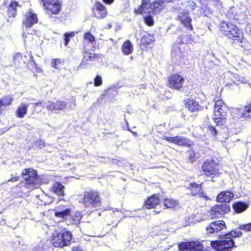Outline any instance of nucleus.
<instances>
[{
	"label": "nucleus",
	"mask_w": 251,
	"mask_h": 251,
	"mask_svg": "<svg viewBox=\"0 0 251 251\" xmlns=\"http://www.w3.org/2000/svg\"><path fill=\"white\" fill-rule=\"evenodd\" d=\"M222 89L216 91L213 95L214 102L212 119L216 126H223L226 122L228 107L222 100Z\"/></svg>",
	"instance_id": "f257e3e1"
},
{
	"label": "nucleus",
	"mask_w": 251,
	"mask_h": 251,
	"mask_svg": "<svg viewBox=\"0 0 251 251\" xmlns=\"http://www.w3.org/2000/svg\"><path fill=\"white\" fill-rule=\"evenodd\" d=\"M72 237V233L64 228L55 230L51 235L50 242L55 248H62L70 245Z\"/></svg>",
	"instance_id": "f03ea898"
},
{
	"label": "nucleus",
	"mask_w": 251,
	"mask_h": 251,
	"mask_svg": "<svg viewBox=\"0 0 251 251\" xmlns=\"http://www.w3.org/2000/svg\"><path fill=\"white\" fill-rule=\"evenodd\" d=\"M220 31L222 34L229 39L241 42L244 38L242 30L236 25L222 21L220 25Z\"/></svg>",
	"instance_id": "7ed1b4c3"
},
{
	"label": "nucleus",
	"mask_w": 251,
	"mask_h": 251,
	"mask_svg": "<svg viewBox=\"0 0 251 251\" xmlns=\"http://www.w3.org/2000/svg\"><path fill=\"white\" fill-rule=\"evenodd\" d=\"M81 203L87 208H97L101 206L102 199L98 191L90 190L84 193Z\"/></svg>",
	"instance_id": "20e7f679"
},
{
	"label": "nucleus",
	"mask_w": 251,
	"mask_h": 251,
	"mask_svg": "<svg viewBox=\"0 0 251 251\" xmlns=\"http://www.w3.org/2000/svg\"><path fill=\"white\" fill-rule=\"evenodd\" d=\"M201 168L205 176L212 179L220 176L222 174L219 163L213 159H206L204 161Z\"/></svg>",
	"instance_id": "39448f33"
},
{
	"label": "nucleus",
	"mask_w": 251,
	"mask_h": 251,
	"mask_svg": "<svg viewBox=\"0 0 251 251\" xmlns=\"http://www.w3.org/2000/svg\"><path fill=\"white\" fill-rule=\"evenodd\" d=\"M184 77L178 73H172L167 78V86L171 90L181 91L184 88Z\"/></svg>",
	"instance_id": "423d86ee"
},
{
	"label": "nucleus",
	"mask_w": 251,
	"mask_h": 251,
	"mask_svg": "<svg viewBox=\"0 0 251 251\" xmlns=\"http://www.w3.org/2000/svg\"><path fill=\"white\" fill-rule=\"evenodd\" d=\"M24 178L25 186L26 188H34L38 184L39 176L37 171L32 168H26L24 169L21 173Z\"/></svg>",
	"instance_id": "0eeeda50"
},
{
	"label": "nucleus",
	"mask_w": 251,
	"mask_h": 251,
	"mask_svg": "<svg viewBox=\"0 0 251 251\" xmlns=\"http://www.w3.org/2000/svg\"><path fill=\"white\" fill-rule=\"evenodd\" d=\"M162 139L168 142L173 143L178 146L191 148L194 146V142L190 139L183 136L174 137L164 136Z\"/></svg>",
	"instance_id": "6e6552de"
},
{
	"label": "nucleus",
	"mask_w": 251,
	"mask_h": 251,
	"mask_svg": "<svg viewBox=\"0 0 251 251\" xmlns=\"http://www.w3.org/2000/svg\"><path fill=\"white\" fill-rule=\"evenodd\" d=\"M39 23L38 15L32 10L29 9L24 15L22 25L25 28L32 27L34 25Z\"/></svg>",
	"instance_id": "1a4fd4ad"
},
{
	"label": "nucleus",
	"mask_w": 251,
	"mask_h": 251,
	"mask_svg": "<svg viewBox=\"0 0 251 251\" xmlns=\"http://www.w3.org/2000/svg\"><path fill=\"white\" fill-rule=\"evenodd\" d=\"M230 210L229 205L226 203L216 204L211 207L209 214L212 219L220 218L225 214L228 213Z\"/></svg>",
	"instance_id": "9d476101"
},
{
	"label": "nucleus",
	"mask_w": 251,
	"mask_h": 251,
	"mask_svg": "<svg viewBox=\"0 0 251 251\" xmlns=\"http://www.w3.org/2000/svg\"><path fill=\"white\" fill-rule=\"evenodd\" d=\"M226 228V224L224 220H219L211 222L206 227V232L207 235H211L218 233Z\"/></svg>",
	"instance_id": "9b49d317"
},
{
	"label": "nucleus",
	"mask_w": 251,
	"mask_h": 251,
	"mask_svg": "<svg viewBox=\"0 0 251 251\" xmlns=\"http://www.w3.org/2000/svg\"><path fill=\"white\" fill-rule=\"evenodd\" d=\"M202 182L200 184L195 182H191L189 186L186 188L189 192V195L191 197L206 198L202 189Z\"/></svg>",
	"instance_id": "f8f14e48"
},
{
	"label": "nucleus",
	"mask_w": 251,
	"mask_h": 251,
	"mask_svg": "<svg viewBox=\"0 0 251 251\" xmlns=\"http://www.w3.org/2000/svg\"><path fill=\"white\" fill-rule=\"evenodd\" d=\"M92 15L98 19L105 18L107 15L106 7L99 1H95L92 8Z\"/></svg>",
	"instance_id": "ddd939ff"
},
{
	"label": "nucleus",
	"mask_w": 251,
	"mask_h": 251,
	"mask_svg": "<svg viewBox=\"0 0 251 251\" xmlns=\"http://www.w3.org/2000/svg\"><path fill=\"white\" fill-rule=\"evenodd\" d=\"M44 8L52 14H57L61 9V5L58 0H41Z\"/></svg>",
	"instance_id": "4468645a"
},
{
	"label": "nucleus",
	"mask_w": 251,
	"mask_h": 251,
	"mask_svg": "<svg viewBox=\"0 0 251 251\" xmlns=\"http://www.w3.org/2000/svg\"><path fill=\"white\" fill-rule=\"evenodd\" d=\"M155 39L153 34L146 32L140 39L139 47L141 50H148L151 48V45L155 42Z\"/></svg>",
	"instance_id": "2eb2a0df"
},
{
	"label": "nucleus",
	"mask_w": 251,
	"mask_h": 251,
	"mask_svg": "<svg viewBox=\"0 0 251 251\" xmlns=\"http://www.w3.org/2000/svg\"><path fill=\"white\" fill-rule=\"evenodd\" d=\"M161 202L159 194H154L148 197L144 202L143 207L147 209H154Z\"/></svg>",
	"instance_id": "dca6fc26"
},
{
	"label": "nucleus",
	"mask_w": 251,
	"mask_h": 251,
	"mask_svg": "<svg viewBox=\"0 0 251 251\" xmlns=\"http://www.w3.org/2000/svg\"><path fill=\"white\" fill-rule=\"evenodd\" d=\"M185 107L191 113H197L201 110L202 107L199 102L194 99H187L184 100Z\"/></svg>",
	"instance_id": "f3484780"
},
{
	"label": "nucleus",
	"mask_w": 251,
	"mask_h": 251,
	"mask_svg": "<svg viewBox=\"0 0 251 251\" xmlns=\"http://www.w3.org/2000/svg\"><path fill=\"white\" fill-rule=\"evenodd\" d=\"M20 6L19 2L15 0H11L9 4L7 7V15L8 19L7 22L8 23H12L11 18H15L17 15V7Z\"/></svg>",
	"instance_id": "a211bd4d"
},
{
	"label": "nucleus",
	"mask_w": 251,
	"mask_h": 251,
	"mask_svg": "<svg viewBox=\"0 0 251 251\" xmlns=\"http://www.w3.org/2000/svg\"><path fill=\"white\" fill-rule=\"evenodd\" d=\"M67 103L63 100L50 101L46 107L47 110L51 111H62L67 107Z\"/></svg>",
	"instance_id": "6ab92c4d"
},
{
	"label": "nucleus",
	"mask_w": 251,
	"mask_h": 251,
	"mask_svg": "<svg viewBox=\"0 0 251 251\" xmlns=\"http://www.w3.org/2000/svg\"><path fill=\"white\" fill-rule=\"evenodd\" d=\"M176 20L180 22L189 30H193V27L191 24L192 19L187 12L180 13L177 17Z\"/></svg>",
	"instance_id": "aec40b11"
},
{
	"label": "nucleus",
	"mask_w": 251,
	"mask_h": 251,
	"mask_svg": "<svg viewBox=\"0 0 251 251\" xmlns=\"http://www.w3.org/2000/svg\"><path fill=\"white\" fill-rule=\"evenodd\" d=\"M13 101V97L11 95H6L0 98V115L10 107Z\"/></svg>",
	"instance_id": "412c9836"
},
{
	"label": "nucleus",
	"mask_w": 251,
	"mask_h": 251,
	"mask_svg": "<svg viewBox=\"0 0 251 251\" xmlns=\"http://www.w3.org/2000/svg\"><path fill=\"white\" fill-rule=\"evenodd\" d=\"M236 113L238 115L237 118H243L244 119H251V103H248L242 108H237L236 110Z\"/></svg>",
	"instance_id": "4be33fe9"
},
{
	"label": "nucleus",
	"mask_w": 251,
	"mask_h": 251,
	"mask_svg": "<svg viewBox=\"0 0 251 251\" xmlns=\"http://www.w3.org/2000/svg\"><path fill=\"white\" fill-rule=\"evenodd\" d=\"M234 197L232 192L230 191H223L219 194L216 197V201L218 202L229 203Z\"/></svg>",
	"instance_id": "5701e85b"
},
{
	"label": "nucleus",
	"mask_w": 251,
	"mask_h": 251,
	"mask_svg": "<svg viewBox=\"0 0 251 251\" xmlns=\"http://www.w3.org/2000/svg\"><path fill=\"white\" fill-rule=\"evenodd\" d=\"M65 186L60 182L55 181L50 188V191L59 197L65 195Z\"/></svg>",
	"instance_id": "b1692460"
},
{
	"label": "nucleus",
	"mask_w": 251,
	"mask_h": 251,
	"mask_svg": "<svg viewBox=\"0 0 251 251\" xmlns=\"http://www.w3.org/2000/svg\"><path fill=\"white\" fill-rule=\"evenodd\" d=\"M178 201L172 198H165L163 199L164 209H173L178 205Z\"/></svg>",
	"instance_id": "393cba45"
},
{
	"label": "nucleus",
	"mask_w": 251,
	"mask_h": 251,
	"mask_svg": "<svg viewBox=\"0 0 251 251\" xmlns=\"http://www.w3.org/2000/svg\"><path fill=\"white\" fill-rule=\"evenodd\" d=\"M249 207V205L243 201H235L232 204V208L234 212L237 213H240L245 211Z\"/></svg>",
	"instance_id": "a878e982"
},
{
	"label": "nucleus",
	"mask_w": 251,
	"mask_h": 251,
	"mask_svg": "<svg viewBox=\"0 0 251 251\" xmlns=\"http://www.w3.org/2000/svg\"><path fill=\"white\" fill-rule=\"evenodd\" d=\"M121 50L123 53L127 55L132 53L133 46L132 43L129 40H126L122 45Z\"/></svg>",
	"instance_id": "bb28decb"
},
{
	"label": "nucleus",
	"mask_w": 251,
	"mask_h": 251,
	"mask_svg": "<svg viewBox=\"0 0 251 251\" xmlns=\"http://www.w3.org/2000/svg\"><path fill=\"white\" fill-rule=\"evenodd\" d=\"M28 107V104L25 103L19 106L15 111L16 116L20 119L23 118L27 113Z\"/></svg>",
	"instance_id": "cd10ccee"
},
{
	"label": "nucleus",
	"mask_w": 251,
	"mask_h": 251,
	"mask_svg": "<svg viewBox=\"0 0 251 251\" xmlns=\"http://www.w3.org/2000/svg\"><path fill=\"white\" fill-rule=\"evenodd\" d=\"M100 55L99 54L88 53L83 56L80 65H85L88 62L94 61L96 59H98Z\"/></svg>",
	"instance_id": "c85d7f7f"
},
{
	"label": "nucleus",
	"mask_w": 251,
	"mask_h": 251,
	"mask_svg": "<svg viewBox=\"0 0 251 251\" xmlns=\"http://www.w3.org/2000/svg\"><path fill=\"white\" fill-rule=\"evenodd\" d=\"M70 216V221L71 224L72 225H75L79 224L80 221H81L82 215L81 214L77 211H75L73 213H72V211L71 212Z\"/></svg>",
	"instance_id": "c756f323"
},
{
	"label": "nucleus",
	"mask_w": 251,
	"mask_h": 251,
	"mask_svg": "<svg viewBox=\"0 0 251 251\" xmlns=\"http://www.w3.org/2000/svg\"><path fill=\"white\" fill-rule=\"evenodd\" d=\"M71 208H66L62 211L55 212L54 216L59 218L65 219L68 216L71 215Z\"/></svg>",
	"instance_id": "7c9ffc66"
},
{
	"label": "nucleus",
	"mask_w": 251,
	"mask_h": 251,
	"mask_svg": "<svg viewBox=\"0 0 251 251\" xmlns=\"http://www.w3.org/2000/svg\"><path fill=\"white\" fill-rule=\"evenodd\" d=\"M187 153L188 155L187 159L191 163H193L199 158V156H198V153L196 152L193 149L188 150Z\"/></svg>",
	"instance_id": "2f4dec72"
},
{
	"label": "nucleus",
	"mask_w": 251,
	"mask_h": 251,
	"mask_svg": "<svg viewBox=\"0 0 251 251\" xmlns=\"http://www.w3.org/2000/svg\"><path fill=\"white\" fill-rule=\"evenodd\" d=\"M26 56L22 53H17L14 57L13 62L15 65H19L25 63Z\"/></svg>",
	"instance_id": "473e14b6"
},
{
	"label": "nucleus",
	"mask_w": 251,
	"mask_h": 251,
	"mask_svg": "<svg viewBox=\"0 0 251 251\" xmlns=\"http://www.w3.org/2000/svg\"><path fill=\"white\" fill-rule=\"evenodd\" d=\"M149 2L147 0H142L141 4L137 9L134 10V13L138 15L142 14L145 10V6L149 3Z\"/></svg>",
	"instance_id": "72a5a7b5"
},
{
	"label": "nucleus",
	"mask_w": 251,
	"mask_h": 251,
	"mask_svg": "<svg viewBox=\"0 0 251 251\" xmlns=\"http://www.w3.org/2000/svg\"><path fill=\"white\" fill-rule=\"evenodd\" d=\"M64 60L60 58L53 59L51 62V67L55 69L58 70L60 68V65H63Z\"/></svg>",
	"instance_id": "f704fd0d"
},
{
	"label": "nucleus",
	"mask_w": 251,
	"mask_h": 251,
	"mask_svg": "<svg viewBox=\"0 0 251 251\" xmlns=\"http://www.w3.org/2000/svg\"><path fill=\"white\" fill-rule=\"evenodd\" d=\"M83 39L91 43L95 41V37L90 32H86L84 34Z\"/></svg>",
	"instance_id": "c9c22d12"
},
{
	"label": "nucleus",
	"mask_w": 251,
	"mask_h": 251,
	"mask_svg": "<svg viewBox=\"0 0 251 251\" xmlns=\"http://www.w3.org/2000/svg\"><path fill=\"white\" fill-rule=\"evenodd\" d=\"M145 23L149 26L154 25V20L151 16H147L144 17Z\"/></svg>",
	"instance_id": "e433bc0d"
},
{
	"label": "nucleus",
	"mask_w": 251,
	"mask_h": 251,
	"mask_svg": "<svg viewBox=\"0 0 251 251\" xmlns=\"http://www.w3.org/2000/svg\"><path fill=\"white\" fill-rule=\"evenodd\" d=\"M75 35V33L74 32H71L70 33H65L64 35V40H65V45L67 46L70 40V38L73 37Z\"/></svg>",
	"instance_id": "4c0bfd02"
},
{
	"label": "nucleus",
	"mask_w": 251,
	"mask_h": 251,
	"mask_svg": "<svg viewBox=\"0 0 251 251\" xmlns=\"http://www.w3.org/2000/svg\"><path fill=\"white\" fill-rule=\"evenodd\" d=\"M102 84V80L101 77L97 75L94 79V85L96 87L100 86Z\"/></svg>",
	"instance_id": "58836bf2"
},
{
	"label": "nucleus",
	"mask_w": 251,
	"mask_h": 251,
	"mask_svg": "<svg viewBox=\"0 0 251 251\" xmlns=\"http://www.w3.org/2000/svg\"><path fill=\"white\" fill-rule=\"evenodd\" d=\"M207 129L208 132L213 137H215L217 136L218 131L214 126L210 125L208 126Z\"/></svg>",
	"instance_id": "ea45409f"
},
{
	"label": "nucleus",
	"mask_w": 251,
	"mask_h": 251,
	"mask_svg": "<svg viewBox=\"0 0 251 251\" xmlns=\"http://www.w3.org/2000/svg\"><path fill=\"white\" fill-rule=\"evenodd\" d=\"M204 7L205 9H204L203 6H201V9L203 10V12L204 15L205 16H206L207 14L212 13V11L211 10V9L207 7V6L206 5H204Z\"/></svg>",
	"instance_id": "a19ab883"
},
{
	"label": "nucleus",
	"mask_w": 251,
	"mask_h": 251,
	"mask_svg": "<svg viewBox=\"0 0 251 251\" xmlns=\"http://www.w3.org/2000/svg\"><path fill=\"white\" fill-rule=\"evenodd\" d=\"M158 0H155L153 2V9L156 11L157 10H161L163 9V8H161V6L159 4L155 3V2L158 1ZM164 7V6H163Z\"/></svg>",
	"instance_id": "79ce46f5"
},
{
	"label": "nucleus",
	"mask_w": 251,
	"mask_h": 251,
	"mask_svg": "<svg viewBox=\"0 0 251 251\" xmlns=\"http://www.w3.org/2000/svg\"><path fill=\"white\" fill-rule=\"evenodd\" d=\"M20 176H12L9 179V181L15 182L19 180Z\"/></svg>",
	"instance_id": "37998d69"
},
{
	"label": "nucleus",
	"mask_w": 251,
	"mask_h": 251,
	"mask_svg": "<svg viewBox=\"0 0 251 251\" xmlns=\"http://www.w3.org/2000/svg\"><path fill=\"white\" fill-rule=\"evenodd\" d=\"M199 1L201 2H202L203 1H205V2H212L213 3V4H215L217 3L219 1V0H199Z\"/></svg>",
	"instance_id": "c03bdc74"
},
{
	"label": "nucleus",
	"mask_w": 251,
	"mask_h": 251,
	"mask_svg": "<svg viewBox=\"0 0 251 251\" xmlns=\"http://www.w3.org/2000/svg\"><path fill=\"white\" fill-rule=\"evenodd\" d=\"M177 50H180V49L178 47L174 48L173 50L172 51V55L173 56H176V52Z\"/></svg>",
	"instance_id": "a18cd8bd"
},
{
	"label": "nucleus",
	"mask_w": 251,
	"mask_h": 251,
	"mask_svg": "<svg viewBox=\"0 0 251 251\" xmlns=\"http://www.w3.org/2000/svg\"><path fill=\"white\" fill-rule=\"evenodd\" d=\"M75 105H76L75 101L74 99H72V103L70 104V105L69 106V107L71 109H73L75 106Z\"/></svg>",
	"instance_id": "49530a36"
},
{
	"label": "nucleus",
	"mask_w": 251,
	"mask_h": 251,
	"mask_svg": "<svg viewBox=\"0 0 251 251\" xmlns=\"http://www.w3.org/2000/svg\"><path fill=\"white\" fill-rule=\"evenodd\" d=\"M103 2L107 4H111L114 0H102Z\"/></svg>",
	"instance_id": "de8ad7c7"
},
{
	"label": "nucleus",
	"mask_w": 251,
	"mask_h": 251,
	"mask_svg": "<svg viewBox=\"0 0 251 251\" xmlns=\"http://www.w3.org/2000/svg\"><path fill=\"white\" fill-rule=\"evenodd\" d=\"M43 103V101H40L37 102H36L34 103V106H42Z\"/></svg>",
	"instance_id": "09e8293b"
},
{
	"label": "nucleus",
	"mask_w": 251,
	"mask_h": 251,
	"mask_svg": "<svg viewBox=\"0 0 251 251\" xmlns=\"http://www.w3.org/2000/svg\"><path fill=\"white\" fill-rule=\"evenodd\" d=\"M191 3L192 4V6L194 7L192 9H194V8L196 7V3L194 1H191Z\"/></svg>",
	"instance_id": "8fccbe9b"
},
{
	"label": "nucleus",
	"mask_w": 251,
	"mask_h": 251,
	"mask_svg": "<svg viewBox=\"0 0 251 251\" xmlns=\"http://www.w3.org/2000/svg\"><path fill=\"white\" fill-rule=\"evenodd\" d=\"M160 212V211H154V214H158V213H159Z\"/></svg>",
	"instance_id": "3c124183"
},
{
	"label": "nucleus",
	"mask_w": 251,
	"mask_h": 251,
	"mask_svg": "<svg viewBox=\"0 0 251 251\" xmlns=\"http://www.w3.org/2000/svg\"><path fill=\"white\" fill-rule=\"evenodd\" d=\"M132 133L135 136H136L137 135V133L136 132H132Z\"/></svg>",
	"instance_id": "603ef678"
}]
</instances>
